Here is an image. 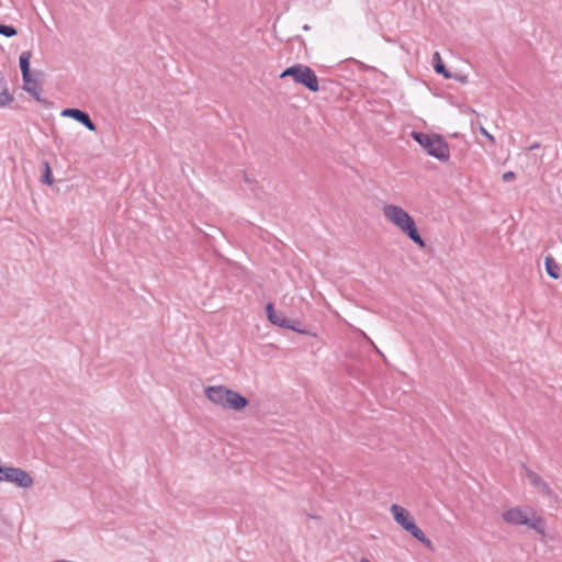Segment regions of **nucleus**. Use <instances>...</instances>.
I'll list each match as a JSON object with an SVG mask.
<instances>
[{"instance_id": "obj_7", "label": "nucleus", "mask_w": 562, "mask_h": 562, "mask_svg": "<svg viewBox=\"0 0 562 562\" xmlns=\"http://www.w3.org/2000/svg\"><path fill=\"white\" fill-rule=\"evenodd\" d=\"M225 409L239 412L249 404V401L246 396L228 387L227 391H225Z\"/></svg>"}, {"instance_id": "obj_24", "label": "nucleus", "mask_w": 562, "mask_h": 562, "mask_svg": "<svg viewBox=\"0 0 562 562\" xmlns=\"http://www.w3.org/2000/svg\"><path fill=\"white\" fill-rule=\"evenodd\" d=\"M360 562H370V560L367 558H361Z\"/></svg>"}, {"instance_id": "obj_4", "label": "nucleus", "mask_w": 562, "mask_h": 562, "mask_svg": "<svg viewBox=\"0 0 562 562\" xmlns=\"http://www.w3.org/2000/svg\"><path fill=\"white\" fill-rule=\"evenodd\" d=\"M391 514L394 520L407 532H409L416 540L423 543L426 548L434 550L432 542L428 539L424 531L415 524L414 518L409 512L401 505H391Z\"/></svg>"}, {"instance_id": "obj_15", "label": "nucleus", "mask_w": 562, "mask_h": 562, "mask_svg": "<svg viewBox=\"0 0 562 562\" xmlns=\"http://www.w3.org/2000/svg\"><path fill=\"white\" fill-rule=\"evenodd\" d=\"M544 269L548 276L554 280L561 277L560 267L554 258L550 255L544 257Z\"/></svg>"}, {"instance_id": "obj_20", "label": "nucleus", "mask_w": 562, "mask_h": 562, "mask_svg": "<svg viewBox=\"0 0 562 562\" xmlns=\"http://www.w3.org/2000/svg\"><path fill=\"white\" fill-rule=\"evenodd\" d=\"M0 34L5 37H13L18 34V30L13 25L0 23Z\"/></svg>"}, {"instance_id": "obj_2", "label": "nucleus", "mask_w": 562, "mask_h": 562, "mask_svg": "<svg viewBox=\"0 0 562 562\" xmlns=\"http://www.w3.org/2000/svg\"><path fill=\"white\" fill-rule=\"evenodd\" d=\"M412 138L426 150V153L438 159L439 161L446 162L450 158V150L447 140L439 134H427L424 132L413 131L411 133Z\"/></svg>"}, {"instance_id": "obj_18", "label": "nucleus", "mask_w": 562, "mask_h": 562, "mask_svg": "<svg viewBox=\"0 0 562 562\" xmlns=\"http://www.w3.org/2000/svg\"><path fill=\"white\" fill-rule=\"evenodd\" d=\"M42 166H43V172H42L41 180L43 183H45L47 186H52L54 183V177H53L50 165L47 160H44L42 162Z\"/></svg>"}, {"instance_id": "obj_13", "label": "nucleus", "mask_w": 562, "mask_h": 562, "mask_svg": "<svg viewBox=\"0 0 562 562\" xmlns=\"http://www.w3.org/2000/svg\"><path fill=\"white\" fill-rule=\"evenodd\" d=\"M31 58H32V52L31 50L22 52L20 57H19V66H20V69H21L22 78H26V80H29V77L32 76Z\"/></svg>"}, {"instance_id": "obj_25", "label": "nucleus", "mask_w": 562, "mask_h": 562, "mask_svg": "<svg viewBox=\"0 0 562 562\" xmlns=\"http://www.w3.org/2000/svg\"><path fill=\"white\" fill-rule=\"evenodd\" d=\"M303 30L307 31V30H310V26H308L307 24H305V25L303 26Z\"/></svg>"}, {"instance_id": "obj_14", "label": "nucleus", "mask_w": 562, "mask_h": 562, "mask_svg": "<svg viewBox=\"0 0 562 562\" xmlns=\"http://www.w3.org/2000/svg\"><path fill=\"white\" fill-rule=\"evenodd\" d=\"M14 101V97L9 92L8 82L4 77H0V106L4 108Z\"/></svg>"}, {"instance_id": "obj_6", "label": "nucleus", "mask_w": 562, "mask_h": 562, "mask_svg": "<svg viewBox=\"0 0 562 562\" xmlns=\"http://www.w3.org/2000/svg\"><path fill=\"white\" fill-rule=\"evenodd\" d=\"M61 116L70 117L80 124H82L87 130L94 132L97 130V125L91 120L90 115L80 109L77 108H68L61 111Z\"/></svg>"}, {"instance_id": "obj_12", "label": "nucleus", "mask_w": 562, "mask_h": 562, "mask_svg": "<svg viewBox=\"0 0 562 562\" xmlns=\"http://www.w3.org/2000/svg\"><path fill=\"white\" fill-rule=\"evenodd\" d=\"M527 477L529 479L530 483L537 487L542 494L547 496H552L553 492L549 484L542 480V477L537 474L536 472L531 470H527Z\"/></svg>"}, {"instance_id": "obj_10", "label": "nucleus", "mask_w": 562, "mask_h": 562, "mask_svg": "<svg viewBox=\"0 0 562 562\" xmlns=\"http://www.w3.org/2000/svg\"><path fill=\"white\" fill-rule=\"evenodd\" d=\"M266 313L271 324L282 328L292 327V325H289V318L282 313L276 311L273 303H268L266 305Z\"/></svg>"}, {"instance_id": "obj_1", "label": "nucleus", "mask_w": 562, "mask_h": 562, "mask_svg": "<svg viewBox=\"0 0 562 562\" xmlns=\"http://www.w3.org/2000/svg\"><path fill=\"white\" fill-rule=\"evenodd\" d=\"M383 214L417 246L420 248L426 247V243L420 236L414 218L404 209L397 205L387 204L383 207Z\"/></svg>"}, {"instance_id": "obj_8", "label": "nucleus", "mask_w": 562, "mask_h": 562, "mask_svg": "<svg viewBox=\"0 0 562 562\" xmlns=\"http://www.w3.org/2000/svg\"><path fill=\"white\" fill-rule=\"evenodd\" d=\"M503 519L510 525L520 526L529 521L527 514L519 507L510 508L503 514Z\"/></svg>"}, {"instance_id": "obj_11", "label": "nucleus", "mask_w": 562, "mask_h": 562, "mask_svg": "<svg viewBox=\"0 0 562 562\" xmlns=\"http://www.w3.org/2000/svg\"><path fill=\"white\" fill-rule=\"evenodd\" d=\"M23 89L30 93L37 102L43 104H48L45 99L41 98L42 88L38 86L37 81L30 76L29 80L26 78H22Z\"/></svg>"}, {"instance_id": "obj_19", "label": "nucleus", "mask_w": 562, "mask_h": 562, "mask_svg": "<svg viewBox=\"0 0 562 562\" xmlns=\"http://www.w3.org/2000/svg\"><path fill=\"white\" fill-rule=\"evenodd\" d=\"M525 526H528L529 528L536 530L539 533H543V531H544V522L541 518H535V519L529 518L528 524H526Z\"/></svg>"}, {"instance_id": "obj_22", "label": "nucleus", "mask_w": 562, "mask_h": 562, "mask_svg": "<svg viewBox=\"0 0 562 562\" xmlns=\"http://www.w3.org/2000/svg\"><path fill=\"white\" fill-rule=\"evenodd\" d=\"M480 132L482 135L486 136L488 139L494 140V137L484 127H481Z\"/></svg>"}, {"instance_id": "obj_23", "label": "nucleus", "mask_w": 562, "mask_h": 562, "mask_svg": "<svg viewBox=\"0 0 562 562\" xmlns=\"http://www.w3.org/2000/svg\"><path fill=\"white\" fill-rule=\"evenodd\" d=\"M538 148H540V143H538V142H536V143L531 144V145L528 147V149H529V150H535V149H538Z\"/></svg>"}, {"instance_id": "obj_9", "label": "nucleus", "mask_w": 562, "mask_h": 562, "mask_svg": "<svg viewBox=\"0 0 562 562\" xmlns=\"http://www.w3.org/2000/svg\"><path fill=\"white\" fill-rule=\"evenodd\" d=\"M225 391H227V387L224 385H213L207 386L204 391L205 396L207 400H210L212 403L221 406L224 408L225 406Z\"/></svg>"}, {"instance_id": "obj_21", "label": "nucleus", "mask_w": 562, "mask_h": 562, "mask_svg": "<svg viewBox=\"0 0 562 562\" xmlns=\"http://www.w3.org/2000/svg\"><path fill=\"white\" fill-rule=\"evenodd\" d=\"M515 178H516V173L514 171H506L505 173H503L504 182H510V181L515 180Z\"/></svg>"}, {"instance_id": "obj_3", "label": "nucleus", "mask_w": 562, "mask_h": 562, "mask_svg": "<svg viewBox=\"0 0 562 562\" xmlns=\"http://www.w3.org/2000/svg\"><path fill=\"white\" fill-rule=\"evenodd\" d=\"M291 77L296 85L303 86L311 92L319 91V80L315 71L306 65L294 64L285 68L279 76L280 79Z\"/></svg>"}, {"instance_id": "obj_5", "label": "nucleus", "mask_w": 562, "mask_h": 562, "mask_svg": "<svg viewBox=\"0 0 562 562\" xmlns=\"http://www.w3.org/2000/svg\"><path fill=\"white\" fill-rule=\"evenodd\" d=\"M4 482L12 483L21 488H30L34 484V480L32 475L21 469V468H14V467H8L5 468L4 473Z\"/></svg>"}, {"instance_id": "obj_17", "label": "nucleus", "mask_w": 562, "mask_h": 562, "mask_svg": "<svg viewBox=\"0 0 562 562\" xmlns=\"http://www.w3.org/2000/svg\"><path fill=\"white\" fill-rule=\"evenodd\" d=\"M289 322H290L289 325H292V327H286V329H291V330H293L295 333H299V334H302V335H307V336L316 337V333H314L313 330H311L307 327H303L301 325L300 321L294 319V318H289Z\"/></svg>"}, {"instance_id": "obj_16", "label": "nucleus", "mask_w": 562, "mask_h": 562, "mask_svg": "<svg viewBox=\"0 0 562 562\" xmlns=\"http://www.w3.org/2000/svg\"><path fill=\"white\" fill-rule=\"evenodd\" d=\"M432 66L437 74L443 76L446 79L452 78V74L446 68L440 54L438 52H435L432 55Z\"/></svg>"}]
</instances>
